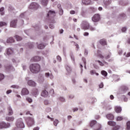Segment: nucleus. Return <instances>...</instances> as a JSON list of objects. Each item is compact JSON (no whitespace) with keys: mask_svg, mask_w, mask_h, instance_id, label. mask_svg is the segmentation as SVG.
I'll list each match as a JSON object with an SVG mask.
<instances>
[{"mask_svg":"<svg viewBox=\"0 0 130 130\" xmlns=\"http://www.w3.org/2000/svg\"><path fill=\"white\" fill-rule=\"evenodd\" d=\"M57 59L58 61H61V57L59 56H57Z\"/></svg>","mask_w":130,"mask_h":130,"instance_id":"nucleus-64","label":"nucleus"},{"mask_svg":"<svg viewBox=\"0 0 130 130\" xmlns=\"http://www.w3.org/2000/svg\"><path fill=\"white\" fill-rule=\"evenodd\" d=\"M99 52H100V51H98V53L99 54L98 55V57H99V58H100L101 59H103L104 57L103 55H102L101 54H99Z\"/></svg>","mask_w":130,"mask_h":130,"instance_id":"nucleus-45","label":"nucleus"},{"mask_svg":"<svg viewBox=\"0 0 130 130\" xmlns=\"http://www.w3.org/2000/svg\"><path fill=\"white\" fill-rule=\"evenodd\" d=\"M59 14L60 16L63 14V10H62V9H59Z\"/></svg>","mask_w":130,"mask_h":130,"instance_id":"nucleus-59","label":"nucleus"},{"mask_svg":"<svg viewBox=\"0 0 130 130\" xmlns=\"http://www.w3.org/2000/svg\"><path fill=\"white\" fill-rule=\"evenodd\" d=\"M25 120L28 126H32L34 124V119L33 118L28 117L26 118Z\"/></svg>","mask_w":130,"mask_h":130,"instance_id":"nucleus-5","label":"nucleus"},{"mask_svg":"<svg viewBox=\"0 0 130 130\" xmlns=\"http://www.w3.org/2000/svg\"><path fill=\"white\" fill-rule=\"evenodd\" d=\"M126 129L130 130V121L126 123Z\"/></svg>","mask_w":130,"mask_h":130,"instance_id":"nucleus-48","label":"nucleus"},{"mask_svg":"<svg viewBox=\"0 0 130 130\" xmlns=\"http://www.w3.org/2000/svg\"><path fill=\"white\" fill-rule=\"evenodd\" d=\"M16 125L18 128H23L25 126L22 119H19L17 120L16 123Z\"/></svg>","mask_w":130,"mask_h":130,"instance_id":"nucleus-4","label":"nucleus"},{"mask_svg":"<svg viewBox=\"0 0 130 130\" xmlns=\"http://www.w3.org/2000/svg\"><path fill=\"white\" fill-rule=\"evenodd\" d=\"M70 57L72 60L73 63H74V64H76V62H75V57H74V55L73 54V53H70Z\"/></svg>","mask_w":130,"mask_h":130,"instance_id":"nucleus-37","label":"nucleus"},{"mask_svg":"<svg viewBox=\"0 0 130 130\" xmlns=\"http://www.w3.org/2000/svg\"><path fill=\"white\" fill-rule=\"evenodd\" d=\"M11 88H13V89H20V86L17 85H13L11 86Z\"/></svg>","mask_w":130,"mask_h":130,"instance_id":"nucleus-43","label":"nucleus"},{"mask_svg":"<svg viewBox=\"0 0 130 130\" xmlns=\"http://www.w3.org/2000/svg\"><path fill=\"white\" fill-rule=\"evenodd\" d=\"M30 93L35 97H37L39 94V90L37 88H34Z\"/></svg>","mask_w":130,"mask_h":130,"instance_id":"nucleus-12","label":"nucleus"},{"mask_svg":"<svg viewBox=\"0 0 130 130\" xmlns=\"http://www.w3.org/2000/svg\"><path fill=\"white\" fill-rule=\"evenodd\" d=\"M25 80L27 81V85L30 87H36L37 84L33 80H29V77H26Z\"/></svg>","mask_w":130,"mask_h":130,"instance_id":"nucleus-6","label":"nucleus"},{"mask_svg":"<svg viewBox=\"0 0 130 130\" xmlns=\"http://www.w3.org/2000/svg\"><path fill=\"white\" fill-rule=\"evenodd\" d=\"M11 27L12 28H16L17 26V20H12L10 23Z\"/></svg>","mask_w":130,"mask_h":130,"instance_id":"nucleus-21","label":"nucleus"},{"mask_svg":"<svg viewBox=\"0 0 130 130\" xmlns=\"http://www.w3.org/2000/svg\"><path fill=\"white\" fill-rule=\"evenodd\" d=\"M6 120H7V121H9V122H12L15 120V117L14 116L6 117Z\"/></svg>","mask_w":130,"mask_h":130,"instance_id":"nucleus-23","label":"nucleus"},{"mask_svg":"<svg viewBox=\"0 0 130 130\" xmlns=\"http://www.w3.org/2000/svg\"><path fill=\"white\" fill-rule=\"evenodd\" d=\"M49 0H41V5L43 7H47Z\"/></svg>","mask_w":130,"mask_h":130,"instance_id":"nucleus-19","label":"nucleus"},{"mask_svg":"<svg viewBox=\"0 0 130 130\" xmlns=\"http://www.w3.org/2000/svg\"><path fill=\"white\" fill-rule=\"evenodd\" d=\"M82 60L84 63V69L86 70L87 69V67H86V59L85 58H82Z\"/></svg>","mask_w":130,"mask_h":130,"instance_id":"nucleus-52","label":"nucleus"},{"mask_svg":"<svg viewBox=\"0 0 130 130\" xmlns=\"http://www.w3.org/2000/svg\"><path fill=\"white\" fill-rule=\"evenodd\" d=\"M5 8L4 7H2L0 9V15L1 16H4V15H5Z\"/></svg>","mask_w":130,"mask_h":130,"instance_id":"nucleus-38","label":"nucleus"},{"mask_svg":"<svg viewBox=\"0 0 130 130\" xmlns=\"http://www.w3.org/2000/svg\"><path fill=\"white\" fill-rule=\"evenodd\" d=\"M88 30H90V31H95V30H96V28L89 25Z\"/></svg>","mask_w":130,"mask_h":130,"instance_id":"nucleus-44","label":"nucleus"},{"mask_svg":"<svg viewBox=\"0 0 130 130\" xmlns=\"http://www.w3.org/2000/svg\"><path fill=\"white\" fill-rule=\"evenodd\" d=\"M82 2L84 5H92V2H91V0H82Z\"/></svg>","mask_w":130,"mask_h":130,"instance_id":"nucleus-26","label":"nucleus"},{"mask_svg":"<svg viewBox=\"0 0 130 130\" xmlns=\"http://www.w3.org/2000/svg\"><path fill=\"white\" fill-rule=\"evenodd\" d=\"M12 62L13 63H15L16 64H17V63H19V62H20V59L13 58V59H12Z\"/></svg>","mask_w":130,"mask_h":130,"instance_id":"nucleus-35","label":"nucleus"},{"mask_svg":"<svg viewBox=\"0 0 130 130\" xmlns=\"http://www.w3.org/2000/svg\"><path fill=\"white\" fill-rule=\"evenodd\" d=\"M25 13H21L19 16V20H20V25L24 24V20H23L22 19L25 18Z\"/></svg>","mask_w":130,"mask_h":130,"instance_id":"nucleus-16","label":"nucleus"},{"mask_svg":"<svg viewBox=\"0 0 130 130\" xmlns=\"http://www.w3.org/2000/svg\"><path fill=\"white\" fill-rule=\"evenodd\" d=\"M44 76L46 79H50V80H53L54 79V76L52 73L46 72L44 74Z\"/></svg>","mask_w":130,"mask_h":130,"instance_id":"nucleus-9","label":"nucleus"},{"mask_svg":"<svg viewBox=\"0 0 130 130\" xmlns=\"http://www.w3.org/2000/svg\"><path fill=\"white\" fill-rule=\"evenodd\" d=\"M41 96H42V97H44L45 98L48 97V92H47V91H46L45 90H43L42 92Z\"/></svg>","mask_w":130,"mask_h":130,"instance_id":"nucleus-22","label":"nucleus"},{"mask_svg":"<svg viewBox=\"0 0 130 130\" xmlns=\"http://www.w3.org/2000/svg\"><path fill=\"white\" fill-rule=\"evenodd\" d=\"M41 60V57L36 56L34 57H32L30 59V61L31 62H35L36 61H40Z\"/></svg>","mask_w":130,"mask_h":130,"instance_id":"nucleus-13","label":"nucleus"},{"mask_svg":"<svg viewBox=\"0 0 130 130\" xmlns=\"http://www.w3.org/2000/svg\"><path fill=\"white\" fill-rule=\"evenodd\" d=\"M29 69L32 74H38L40 72L41 67L38 63H32L29 66Z\"/></svg>","mask_w":130,"mask_h":130,"instance_id":"nucleus-1","label":"nucleus"},{"mask_svg":"<svg viewBox=\"0 0 130 130\" xmlns=\"http://www.w3.org/2000/svg\"><path fill=\"white\" fill-rule=\"evenodd\" d=\"M43 55H44L46 57H47V56H49V50H46L44 51L42 53Z\"/></svg>","mask_w":130,"mask_h":130,"instance_id":"nucleus-33","label":"nucleus"},{"mask_svg":"<svg viewBox=\"0 0 130 130\" xmlns=\"http://www.w3.org/2000/svg\"><path fill=\"white\" fill-rule=\"evenodd\" d=\"M15 42V40H14V39H13L12 37H10L8 38L7 40V43H13V42Z\"/></svg>","mask_w":130,"mask_h":130,"instance_id":"nucleus-34","label":"nucleus"},{"mask_svg":"<svg viewBox=\"0 0 130 130\" xmlns=\"http://www.w3.org/2000/svg\"><path fill=\"white\" fill-rule=\"evenodd\" d=\"M100 20V15L99 14H95L92 18L93 22H98Z\"/></svg>","mask_w":130,"mask_h":130,"instance_id":"nucleus-15","label":"nucleus"},{"mask_svg":"<svg viewBox=\"0 0 130 130\" xmlns=\"http://www.w3.org/2000/svg\"><path fill=\"white\" fill-rule=\"evenodd\" d=\"M113 79L115 82H118V81L120 80V78H119V76H118V75H114Z\"/></svg>","mask_w":130,"mask_h":130,"instance_id":"nucleus-36","label":"nucleus"},{"mask_svg":"<svg viewBox=\"0 0 130 130\" xmlns=\"http://www.w3.org/2000/svg\"><path fill=\"white\" fill-rule=\"evenodd\" d=\"M123 119V117L119 116L117 117L116 118V121H121Z\"/></svg>","mask_w":130,"mask_h":130,"instance_id":"nucleus-42","label":"nucleus"},{"mask_svg":"<svg viewBox=\"0 0 130 130\" xmlns=\"http://www.w3.org/2000/svg\"><path fill=\"white\" fill-rule=\"evenodd\" d=\"M90 24L86 20H83L80 24V27L82 30H89Z\"/></svg>","mask_w":130,"mask_h":130,"instance_id":"nucleus-3","label":"nucleus"},{"mask_svg":"<svg viewBox=\"0 0 130 130\" xmlns=\"http://www.w3.org/2000/svg\"><path fill=\"white\" fill-rule=\"evenodd\" d=\"M106 117L110 120H113L114 119V116L112 114H108L106 115Z\"/></svg>","mask_w":130,"mask_h":130,"instance_id":"nucleus-24","label":"nucleus"},{"mask_svg":"<svg viewBox=\"0 0 130 130\" xmlns=\"http://www.w3.org/2000/svg\"><path fill=\"white\" fill-rule=\"evenodd\" d=\"M15 38L17 41H21V40H22V38L19 36H16Z\"/></svg>","mask_w":130,"mask_h":130,"instance_id":"nucleus-47","label":"nucleus"},{"mask_svg":"<svg viewBox=\"0 0 130 130\" xmlns=\"http://www.w3.org/2000/svg\"><path fill=\"white\" fill-rule=\"evenodd\" d=\"M121 31L123 32V33H125V32H126V28L125 27H122Z\"/></svg>","mask_w":130,"mask_h":130,"instance_id":"nucleus-57","label":"nucleus"},{"mask_svg":"<svg viewBox=\"0 0 130 130\" xmlns=\"http://www.w3.org/2000/svg\"><path fill=\"white\" fill-rule=\"evenodd\" d=\"M49 28H50V29H54V25L52 24H51L49 25Z\"/></svg>","mask_w":130,"mask_h":130,"instance_id":"nucleus-63","label":"nucleus"},{"mask_svg":"<svg viewBox=\"0 0 130 130\" xmlns=\"http://www.w3.org/2000/svg\"><path fill=\"white\" fill-rule=\"evenodd\" d=\"M44 81H45V78H44V76L42 74H40L38 79V83L40 84H43L44 83Z\"/></svg>","mask_w":130,"mask_h":130,"instance_id":"nucleus-10","label":"nucleus"},{"mask_svg":"<svg viewBox=\"0 0 130 130\" xmlns=\"http://www.w3.org/2000/svg\"><path fill=\"white\" fill-rule=\"evenodd\" d=\"M6 53L8 55H13L14 54L15 52H14V50L12 48H8L6 50Z\"/></svg>","mask_w":130,"mask_h":130,"instance_id":"nucleus-17","label":"nucleus"},{"mask_svg":"<svg viewBox=\"0 0 130 130\" xmlns=\"http://www.w3.org/2000/svg\"><path fill=\"white\" fill-rule=\"evenodd\" d=\"M99 87L101 88V89H102V88H103V87H104V84H103V83L102 82H101L100 83V84H99Z\"/></svg>","mask_w":130,"mask_h":130,"instance_id":"nucleus-61","label":"nucleus"},{"mask_svg":"<svg viewBox=\"0 0 130 130\" xmlns=\"http://www.w3.org/2000/svg\"><path fill=\"white\" fill-rule=\"evenodd\" d=\"M79 11L76 10V11L74 10H72L70 11V14L71 15H75V14H78Z\"/></svg>","mask_w":130,"mask_h":130,"instance_id":"nucleus-46","label":"nucleus"},{"mask_svg":"<svg viewBox=\"0 0 130 130\" xmlns=\"http://www.w3.org/2000/svg\"><path fill=\"white\" fill-rule=\"evenodd\" d=\"M39 7H40V5H39V4H38L37 3L34 2L30 4L29 6V9H30V10H36L38 9Z\"/></svg>","mask_w":130,"mask_h":130,"instance_id":"nucleus-8","label":"nucleus"},{"mask_svg":"<svg viewBox=\"0 0 130 130\" xmlns=\"http://www.w3.org/2000/svg\"><path fill=\"white\" fill-rule=\"evenodd\" d=\"M29 92L28 89L26 88H22L21 90V95L22 96H25L26 95H28Z\"/></svg>","mask_w":130,"mask_h":130,"instance_id":"nucleus-14","label":"nucleus"},{"mask_svg":"<svg viewBox=\"0 0 130 130\" xmlns=\"http://www.w3.org/2000/svg\"><path fill=\"white\" fill-rule=\"evenodd\" d=\"M108 124L110 126H115L116 125V122L113 121H109L108 122Z\"/></svg>","mask_w":130,"mask_h":130,"instance_id":"nucleus-30","label":"nucleus"},{"mask_svg":"<svg viewBox=\"0 0 130 130\" xmlns=\"http://www.w3.org/2000/svg\"><path fill=\"white\" fill-rule=\"evenodd\" d=\"M74 46H76V50L78 51L80 49V47L79 46V45L77 44V43L74 42Z\"/></svg>","mask_w":130,"mask_h":130,"instance_id":"nucleus-39","label":"nucleus"},{"mask_svg":"<svg viewBox=\"0 0 130 130\" xmlns=\"http://www.w3.org/2000/svg\"><path fill=\"white\" fill-rule=\"evenodd\" d=\"M54 123V125H55V126H56V125H57L58 123V120H55L53 122Z\"/></svg>","mask_w":130,"mask_h":130,"instance_id":"nucleus-55","label":"nucleus"},{"mask_svg":"<svg viewBox=\"0 0 130 130\" xmlns=\"http://www.w3.org/2000/svg\"><path fill=\"white\" fill-rule=\"evenodd\" d=\"M27 101H28V102H29V103H31L32 102V99L31 98H27L26 99Z\"/></svg>","mask_w":130,"mask_h":130,"instance_id":"nucleus-62","label":"nucleus"},{"mask_svg":"<svg viewBox=\"0 0 130 130\" xmlns=\"http://www.w3.org/2000/svg\"><path fill=\"white\" fill-rule=\"evenodd\" d=\"M8 115H9V116L13 115L14 112H13V109H12V108L11 107H9L8 108Z\"/></svg>","mask_w":130,"mask_h":130,"instance_id":"nucleus-28","label":"nucleus"},{"mask_svg":"<svg viewBox=\"0 0 130 130\" xmlns=\"http://www.w3.org/2000/svg\"><path fill=\"white\" fill-rule=\"evenodd\" d=\"M86 13V11L85 10H82L81 15L82 16V17H85V14Z\"/></svg>","mask_w":130,"mask_h":130,"instance_id":"nucleus-58","label":"nucleus"},{"mask_svg":"<svg viewBox=\"0 0 130 130\" xmlns=\"http://www.w3.org/2000/svg\"><path fill=\"white\" fill-rule=\"evenodd\" d=\"M99 62L100 66H101V67H103L104 66H108V63H107L106 61H103L102 62L100 60H95V62Z\"/></svg>","mask_w":130,"mask_h":130,"instance_id":"nucleus-20","label":"nucleus"},{"mask_svg":"<svg viewBox=\"0 0 130 130\" xmlns=\"http://www.w3.org/2000/svg\"><path fill=\"white\" fill-rule=\"evenodd\" d=\"M5 79V76L3 74H0V81H2Z\"/></svg>","mask_w":130,"mask_h":130,"instance_id":"nucleus-54","label":"nucleus"},{"mask_svg":"<svg viewBox=\"0 0 130 130\" xmlns=\"http://www.w3.org/2000/svg\"><path fill=\"white\" fill-rule=\"evenodd\" d=\"M50 93L51 94V95H53V94H54V89L51 88L50 90Z\"/></svg>","mask_w":130,"mask_h":130,"instance_id":"nucleus-56","label":"nucleus"},{"mask_svg":"<svg viewBox=\"0 0 130 130\" xmlns=\"http://www.w3.org/2000/svg\"><path fill=\"white\" fill-rule=\"evenodd\" d=\"M115 111H116L117 113H120V112H121V107L116 106L115 107Z\"/></svg>","mask_w":130,"mask_h":130,"instance_id":"nucleus-29","label":"nucleus"},{"mask_svg":"<svg viewBox=\"0 0 130 130\" xmlns=\"http://www.w3.org/2000/svg\"><path fill=\"white\" fill-rule=\"evenodd\" d=\"M22 69L23 71H26L28 69V67L25 64H22Z\"/></svg>","mask_w":130,"mask_h":130,"instance_id":"nucleus-49","label":"nucleus"},{"mask_svg":"<svg viewBox=\"0 0 130 130\" xmlns=\"http://www.w3.org/2000/svg\"><path fill=\"white\" fill-rule=\"evenodd\" d=\"M47 17L49 18H53L55 17V12L50 10L47 14Z\"/></svg>","mask_w":130,"mask_h":130,"instance_id":"nucleus-18","label":"nucleus"},{"mask_svg":"<svg viewBox=\"0 0 130 130\" xmlns=\"http://www.w3.org/2000/svg\"><path fill=\"white\" fill-rule=\"evenodd\" d=\"M37 45L39 49H43L45 47V45L42 43L38 44V43H37Z\"/></svg>","mask_w":130,"mask_h":130,"instance_id":"nucleus-25","label":"nucleus"},{"mask_svg":"<svg viewBox=\"0 0 130 130\" xmlns=\"http://www.w3.org/2000/svg\"><path fill=\"white\" fill-rule=\"evenodd\" d=\"M28 46L29 48H33L34 45H33V43H29L28 44Z\"/></svg>","mask_w":130,"mask_h":130,"instance_id":"nucleus-50","label":"nucleus"},{"mask_svg":"<svg viewBox=\"0 0 130 130\" xmlns=\"http://www.w3.org/2000/svg\"><path fill=\"white\" fill-rule=\"evenodd\" d=\"M66 71L68 74V75L69 74H71V73H72V68L70 67V66H67L66 67Z\"/></svg>","mask_w":130,"mask_h":130,"instance_id":"nucleus-31","label":"nucleus"},{"mask_svg":"<svg viewBox=\"0 0 130 130\" xmlns=\"http://www.w3.org/2000/svg\"><path fill=\"white\" fill-rule=\"evenodd\" d=\"M9 127H11V123L5 122H0V128H9Z\"/></svg>","mask_w":130,"mask_h":130,"instance_id":"nucleus-7","label":"nucleus"},{"mask_svg":"<svg viewBox=\"0 0 130 130\" xmlns=\"http://www.w3.org/2000/svg\"><path fill=\"white\" fill-rule=\"evenodd\" d=\"M101 74L104 77H107V72L104 70L101 71Z\"/></svg>","mask_w":130,"mask_h":130,"instance_id":"nucleus-41","label":"nucleus"},{"mask_svg":"<svg viewBox=\"0 0 130 130\" xmlns=\"http://www.w3.org/2000/svg\"><path fill=\"white\" fill-rule=\"evenodd\" d=\"M100 43L101 45H106L107 43L106 42V40L105 39H102L100 41Z\"/></svg>","mask_w":130,"mask_h":130,"instance_id":"nucleus-32","label":"nucleus"},{"mask_svg":"<svg viewBox=\"0 0 130 130\" xmlns=\"http://www.w3.org/2000/svg\"><path fill=\"white\" fill-rule=\"evenodd\" d=\"M125 54H126V53L125 52V53H124L123 55H125V57H129V56H130V52H128V53L126 54V55H125Z\"/></svg>","mask_w":130,"mask_h":130,"instance_id":"nucleus-60","label":"nucleus"},{"mask_svg":"<svg viewBox=\"0 0 130 130\" xmlns=\"http://www.w3.org/2000/svg\"><path fill=\"white\" fill-rule=\"evenodd\" d=\"M7 70H10V71H14V67L12 66H9L6 68Z\"/></svg>","mask_w":130,"mask_h":130,"instance_id":"nucleus-51","label":"nucleus"},{"mask_svg":"<svg viewBox=\"0 0 130 130\" xmlns=\"http://www.w3.org/2000/svg\"><path fill=\"white\" fill-rule=\"evenodd\" d=\"M104 4L106 7H108L111 4V0H104Z\"/></svg>","mask_w":130,"mask_h":130,"instance_id":"nucleus-27","label":"nucleus"},{"mask_svg":"<svg viewBox=\"0 0 130 130\" xmlns=\"http://www.w3.org/2000/svg\"><path fill=\"white\" fill-rule=\"evenodd\" d=\"M119 128H120V126L119 125H116V126H115L112 130H118L119 129Z\"/></svg>","mask_w":130,"mask_h":130,"instance_id":"nucleus-53","label":"nucleus"},{"mask_svg":"<svg viewBox=\"0 0 130 130\" xmlns=\"http://www.w3.org/2000/svg\"><path fill=\"white\" fill-rule=\"evenodd\" d=\"M128 90V88L126 86H122L119 88V92L121 94H124L126 92V91Z\"/></svg>","mask_w":130,"mask_h":130,"instance_id":"nucleus-11","label":"nucleus"},{"mask_svg":"<svg viewBox=\"0 0 130 130\" xmlns=\"http://www.w3.org/2000/svg\"><path fill=\"white\" fill-rule=\"evenodd\" d=\"M90 126L91 127L93 126L94 130H100V128H101V124L98 123L97 121L94 120L90 121Z\"/></svg>","mask_w":130,"mask_h":130,"instance_id":"nucleus-2","label":"nucleus"},{"mask_svg":"<svg viewBox=\"0 0 130 130\" xmlns=\"http://www.w3.org/2000/svg\"><path fill=\"white\" fill-rule=\"evenodd\" d=\"M8 24H7L6 22H5L4 21H1L0 22V27H4L5 26H7Z\"/></svg>","mask_w":130,"mask_h":130,"instance_id":"nucleus-40","label":"nucleus"}]
</instances>
